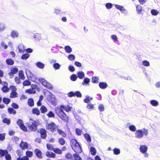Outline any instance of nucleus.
I'll return each instance as SVG.
<instances>
[{
  "mask_svg": "<svg viewBox=\"0 0 160 160\" xmlns=\"http://www.w3.org/2000/svg\"><path fill=\"white\" fill-rule=\"evenodd\" d=\"M55 112L56 114L64 122L68 123L69 121V118L67 115L62 108H56L55 109Z\"/></svg>",
  "mask_w": 160,
  "mask_h": 160,
  "instance_id": "f257e3e1",
  "label": "nucleus"
},
{
  "mask_svg": "<svg viewBox=\"0 0 160 160\" xmlns=\"http://www.w3.org/2000/svg\"><path fill=\"white\" fill-rule=\"evenodd\" d=\"M38 125V122L35 120L32 121L31 122L27 124V126L29 130L33 132H36L37 130Z\"/></svg>",
  "mask_w": 160,
  "mask_h": 160,
  "instance_id": "f03ea898",
  "label": "nucleus"
},
{
  "mask_svg": "<svg viewBox=\"0 0 160 160\" xmlns=\"http://www.w3.org/2000/svg\"><path fill=\"white\" fill-rule=\"evenodd\" d=\"M148 134V130L144 128L143 130H137L135 133L136 137L138 138H141L143 135L147 136Z\"/></svg>",
  "mask_w": 160,
  "mask_h": 160,
  "instance_id": "7ed1b4c3",
  "label": "nucleus"
},
{
  "mask_svg": "<svg viewBox=\"0 0 160 160\" xmlns=\"http://www.w3.org/2000/svg\"><path fill=\"white\" fill-rule=\"evenodd\" d=\"M45 127L46 130L52 132H54L56 131V125L53 122H51L49 123H47Z\"/></svg>",
  "mask_w": 160,
  "mask_h": 160,
  "instance_id": "20e7f679",
  "label": "nucleus"
},
{
  "mask_svg": "<svg viewBox=\"0 0 160 160\" xmlns=\"http://www.w3.org/2000/svg\"><path fill=\"white\" fill-rule=\"evenodd\" d=\"M37 132L40 134L41 138L43 139L46 138L47 136L46 129L40 128L38 130Z\"/></svg>",
  "mask_w": 160,
  "mask_h": 160,
  "instance_id": "39448f33",
  "label": "nucleus"
},
{
  "mask_svg": "<svg viewBox=\"0 0 160 160\" xmlns=\"http://www.w3.org/2000/svg\"><path fill=\"white\" fill-rule=\"evenodd\" d=\"M17 123L22 130L25 132H28L27 128L23 123V121L22 120L18 119L17 121Z\"/></svg>",
  "mask_w": 160,
  "mask_h": 160,
  "instance_id": "423d86ee",
  "label": "nucleus"
},
{
  "mask_svg": "<svg viewBox=\"0 0 160 160\" xmlns=\"http://www.w3.org/2000/svg\"><path fill=\"white\" fill-rule=\"evenodd\" d=\"M18 72V69L16 67H12L10 68V72H8V74L11 78H12L14 75L16 74Z\"/></svg>",
  "mask_w": 160,
  "mask_h": 160,
  "instance_id": "0eeeda50",
  "label": "nucleus"
},
{
  "mask_svg": "<svg viewBox=\"0 0 160 160\" xmlns=\"http://www.w3.org/2000/svg\"><path fill=\"white\" fill-rule=\"evenodd\" d=\"M2 85L3 86L2 88V90L4 93H7L8 92L9 90V88L8 87V83L6 81L2 82Z\"/></svg>",
  "mask_w": 160,
  "mask_h": 160,
  "instance_id": "6e6552de",
  "label": "nucleus"
},
{
  "mask_svg": "<svg viewBox=\"0 0 160 160\" xmlns=\"http://www.w3.org/2000/svg\"><path fill=\"white\" fill-rule=\"evenodd\" d=\"M48 100L51 104L55 105L56 104V99L52 94L51 95H49Z\"/></svg>",
  "mask_w": 160,
  "mask_h": 160,
  "instance_id": "1a4fd4ad",
  "label": "nucleus"
},
{
  "mask_svg": "<svg viewBox=\"0 0 160 160\" xmlns=\"http://www.w3.org/2000/svg\"><path fill=\"white\" fill-rule=\"evenodd\" d=\"M34 152L36 156L39 158L42 159V152L38 148L35 149Z\"/></svg>",
  "mask_w": 160,
  "mask_h": 160,
  "instance_id": "9d476101",
  "label": "nucleus"
},
{
  "mask_svg": "<svg viewBox=\"0 0 160 160\" xmlns=\"http://www.w3.org/2000/svg\"><path fill=\"white\" fill-rule=\"evenodd\" d=\"M72 150L76 153H80L82 152L81 147L80 144L72 148Z\"/></svg>",
  "mask_w": 160,
  "mask_h": 160,
  "instance_id": "9b49d317",
  "label": "nucleus"
},
{
  "mask_svg": "<svg viewBox=\"0 0 160 160\" xmlns=\"http://www.w3.org/2000/svg\"><path fill=\"white\" fill-rule=\"evenodd\" d=\"M70 144L72 148L78 145L79 144L76 139H72L70 140Z\"/></svg>",
  "mask_w": 160,
  "mask_h": 160,
  "instance_id": "f8f14e48",
  "label": "nucleus"
},
{
  "mask_svg": "<svg viewBox=\"0 0 160 160\" xmlns=\"http://www.w3.org/2000/svg\"><path fill=\"white\" fill-rule=\"evenodd\" d=\"M20 146L22 150H24L28 148V145L27 142L21 141L20 144Z\"/></svg>",
  "mask_w": 160,
  "mask_h": 160,
  "instance_id": "ddd939ff",
  "label": "nucleus"
},
{
  "mask_svg": "<svg viewBox=\"0 0 160 160\" xmlns=\"http://www.w3.org/2000/svg\"><path fill=\"white\" fill-rule=\"evenodd\" d=\"M18 157L17 158L16 160H29V159L27 156H24L22 157V155L20 152L18 153Z\"/></svg>",
  "mask_w": 160,
  "mask_h": 160,
  "instance_id": "4468645a",
  "label": "nucleus"
},
{
  "mask_svg": "<svg viewBox=\"0 0 160 160\" xmlns=\"http://www.w3.org/2000/svg\"><path fill=\"white\" fill-rule=\"evenodd\" d=\"M140 151L142 153H145L148 150V147L144 145H141L139 148Z\"/></svg>",
  "mask_w": 160,
  "mask_h": 160,
  "instance_id": "2eb2a0df",
  "label": "nucleus"
},
{
  "mask_svg": "<svg viewBox=\"0 0 160 160\" xmlns=\"http://www.w3.org/2000/svg\"><path fill=\"white\" fill-rule=\"evenodd\" d=\"M45 155L47 157L55 158L56 155L52 152L47 151L46 152Z\"/></svg>",
  "mask_w": 160,
  "mask_h": 160,
  "instance_id": "dca6fc26",
  "label": "nucleus"
},
{
  "mask_svg": "<svg viewBox=\"0 0 160 160\" xmlns=\"http://www.w3.org/2000/svg\"><path fill=\"white\" fill-rule=\"evenodd\" d=\"M25 92L28 93L30 94H35L36 92L35 90L33 88L25 90Z\"/></svg>",
  "mask_w": 160,
  "mask_h": 160,
  "instance_id": "f3484780",
  "label": "nucleus"
},
{
  "mask_svg": "<svg viewBox=\"0 0 160 160\" xmlns=\"http://www.w3.org/2000/svg\"><path fill=\"white\" fill-rule=\"evenodd\" d=\"M18 77L20 78L21 79L24 80L25 78V77L24 74V72L23 70H20L18 72Z\"/></svg>",
  "mask_w": 160,
  "mask_h": 160,
  "instance_id": "a211bd4d",
  "label": "nucleus"
},
{
  "mask_svg": "<svg viewBox=\"0 0 160 160\" xmlns=\"http://www.w3.org/2000/svg\"><path fill=\"white\" fill-rule=\"evenodd\" d=\"M99 86L101 88L104 89L106 88H107L108 85L106 82H101L99 83Z\"/></svg>",
  "mask_w": 160,
  "mask_h": 160,
  "instance_id": "6ab92c4d",
  "label": "nucleus"
},
{
  "mask_svg": "<svg viewBox=\"0 0 160 160\" xmlns=\"http://www.w3.org/2000/svg\"><path fill=\"white\" fill-rule=\"evenodd\" d=\"M60 107L61 108L63 109L65 111L68 112L71 111L72 108V107H70L69 105H61Z\"/></svg>",
  "mask_w": 160,
  "mask_h": 160,
  "instance_id": "aec40b11",
  "label": "nucleus"
},
{
  "mask_svg": "<svg viewBox=\"0 0 160 160\" xmlns=\"http://www.w3.org/2000/svg\"><path fill=\"white\" fill-rule=\"evenodd\" d=\"M11 36L12 38H18V33L17 31L12 30L11 32Z\"/></svg>",
  "mask_w": 160,
  "mask_h": 160,
  "instance_id": "412c9836",
  "label": "nucleus"
},
{
  "mask_svg": "<svg viewBox=\"0 0 160 160\" xmlns=\"http://www.w3.org/2000/svg\"><path fill=\"white\" fill-rule=\"evenodd\" d=\"M84 137L85 140L88 142H91V139L90 136L88 133H85L84 135Z\"/></svg>",
  "mask_w": 160,
  "mask_h": 160,
  "instance_id": "4be33fe9",
  "label": "nucleus"
},
{
  "mask_svg": "<svg viewBox=\"0 0 160 160\" xmlns=\"http://www.w3.org/2000/svg\"><path fill=\"white\" fill-rule=\"evenodd\" d=\"M28 105L31 107H32L34 105V100L32 98H29L28 101Z\"/></svg>",
  "mask_w": 160,
  "mask_h": 160,
  "instance_id": "5701e85b",
  "label": "nucleus"
},
{
  "mask_svg": "<svg viewBox=\"0 0 160 160\" xmlns=\"http://www.w3.org/2000/svg\"><path fill=\"white\" fill-rule=\"evenodd\" d=\"M32 112L34 114H36L37 115H39L40 114L39 110L37 108H33L32 110Z\"/></svg>",
  "mask_w": 160,
  "mask_h": 160,
  "instance_id": "b1692460",
  "label": "nucleus"
},
{
  "mask_svg": "<svg viewBox=\"0 0 160 160\" xmlns=\"http://www.w3.org/2000/svg\"><path fill=\"white\" fill-rule=\"evenodd\" d=\"M40 110L41 113H44L47 112L48 109L46 107L42 105L40 107Z\"/></svg>",
  "mask_w": 160,
  "mask_h": 160,
  "instance_id": "393cba45",
  "label": "nucleus"
},
{
  "mask_svg": "<svg viewBox=\"0 0 160 160\" xmlns=\"http://www.w3.org/2000/svg\"><path fill=\"white\" fill-rule=\"evenodd\" d=\"M136 11L139 14H141L142 11V6L138 5L136 6Z\"/></svg>",
  "mask_w": 160,
  "mask_h": 160,
  "instance_id": "a878e982",
  "label": "nucleus"
},
{
  "mask_svg": "<svg viewBox=\"0 0 160 160\" xmlns=\"http://www.w3.org/2000/svg\"><path fill=\"white\" fill-rule=\"evenodd\" d=\"M18 93L16 91L12 92L10 94V97L11 98H14L18 97Z\"/></svg>",
  "mask_w": 160,
  "mask_h": 160,
  "instance_id": "bb28decb",
  "label": "nucleus"
},
{
  "mask_svg": "<svg viewBox=\"0 0 160 160\" xmlns=\"http://www.w3.org/2000/svg\"><path fill=\"white\" fill-rule=\"evenodd\" d=\"M73 156L72 154L69 152L67 153L65 155V158L68 159L73 160Z\"/></svg>",
  "mask_w": 160,
  "mask_h": 160,
  "instance_id": "cd10ccee",
  "label": "nucleus"
},
{
  "mask_svg": "<svg viewBox=\"0 0 160 160\" xmlns=\"http://www.w3.org/2000/svg\"><path fill=\"white\" fill-rule=\"evenodd\" d=\"M36 65L38 67L41 69H42L44 67V64L39 62H37Z\"/></svg>",
  "mask_w": 160,
  "mask_h": 160,
  "instance_id": "c85d7f7f",
  "label": "nucleus"
},
{
  "mask_svg": "<svg viewBox=\"0 0 160 160\" xmlns=\"http://www.w3.org/2000/svg\"><path fill=\"white\" fill-rule=\"evenodd\" d=\"M53 151L56 153L61 154L62 153V150L60 149L57 148H54Z\"/></svg>",
  "mask_w": 160,
  "mask_h": 160,
  "instance_id": "c756f323",
  "label": "nucleus"
},
{
  "mask_svg": "<svg viewBox=\"0 0 160 160\" xmlns=\"http://www.w3.org/2000/svg\"><path fill=\"white\" fill-rule=\"evenodd\" d=\"M57 130L58 133L63 137H66V134L62 130L59 129H58Z\"/></svg>",
  "mask_w": 160,
  "mask_h": 160,
  "instance_id": "7c9ffc66",
  "label": "nucleus"
},
{
  "mask_svg": "<svg viewBox=\"0 0 160 160\" xmlns=\"http://www.w3.org/2000/svg\"><path fill=\"white\" fill-rule=\"evenodd\" d=\"M73 156L75 160H82L81 158L77 153L73 154Z\"/></svg>",
  "mask_w": 160,
  "mask_h": 160,
  "instance_id": "2f4dec72",
  "label": "nucleus"
},
{
  "mask_svg": "<svg viewBox=\"0 0 160 160\" xmlns=\"http://www.w3.org/2000/svg\"><path fill=\"white\" fill-rule=\"evenodd\" d=\"M19 52H23L25 51L24 47L22 44H20L18 47Z\"/></svg>",
  "mask_w": 160,
  "mask_h": 160,
  "instance_id": "473e14b6",
  "label": "nucleus"
},
{
  "mask_svg": "<svg viewBox=\"0 0 160 160\" xmlns=\"http://www.w3.org/2000/svg\"><path fill=\"white\" fill-rule=\"evenodd\" d=\"M6 62L8 65H12L14 64V61L11 59H8L6 60Z\"/></svg>",
  "mask_w": 160,
  "mask_h": 160,
  "instance_id": "72a5a7b5",
  "label": "nucleus"
},
{
  "mask_svg": "<svg viewBox=\"0 0 160 160\" xmlns=\"http://www.w3.org/2000/svg\"><path fill=\"white\" fill-rule=\"evenodd\" d=\"M8 110L9 113L10 114H15L16 113V111L12 108H8Z\"/></svg>",
  "mask_w": 160,
  "mask_h": 160,
  "instance_id": "f704fd0d",
  "label": "nucleus"
},
{
  "mask_svg": "<svg viewBox=\"0 0 160 160\" xmlns=\"http://www.w3.org/2000/svg\"><path fill=\"white\" fill-rule=\"evenodd\" d=\"M90 152L91 154L92 155H95L96 153V149L93 147H91L90 148Z\"/></svg>",
  "mask_w": 160,
  "mask_h": 160,
  "instance_id": "c9c22d12",
  "label": "nucleus"
},
{
  "mask_svg": "<svg viewBox=\"0 0 160 160\" xmlns=\"http://www.w3.org/2000/svg\"><path fill=\"white\" fill-rule=\"evenodd\" d=\"M78 77L80 79H82L84 76V73L82 71H80L78 72L77 73Z\"/></svg>",
  "mask_w": 160,
  "mask_h": 160,
  "instance_id": "e433bc0d",
  "label": "nucleus"
},
{
  "mask_svg": "<svg viewBox=\"0 0 160 160\" xmlns=\"http://www.w3.org/2000/svg\"><path fill=\"white\" fill-rule=\"evenodd\" d=\"M92 98H90L88 96H86L84 100V102L85 103H89L90 102V101L92 100Z\"/></svg>",
  "mask_w": 160,
  "mask_h": 160,
  "instance_id": "4c0bfd02",
  "label": "nucleus"
},
{
  "mask_svg": "<svg viewBox=\"0 0 160 160\" xmlns=\"http://www.w3.org/2000/svg\"><path fill=\"white\" fill-rule=\"evenodd\" d=\"M99 78L98 77L94 76L92 78V81L93 83H97L98 82Z\"/></svg>",
  "mask_w": 160,
  "mask_h": 160,
  "instance_id": "58836bf2",
  "label": "nucleus"
},
{
  "mask_svg": "<svg viewBox=\"0 0 160 160\" xmlns=\"http://www.w3.org/2000/svg\"><path fill=\"white\" fill-rule=\"evenodd\" d=\"M20 79H21L18 76L15 77L14 79V81L18 84H20L21 83Z\"/></svg>",
  "mask_w": 160,
  "mask_h": 160,
  "instance_id": "ea45409f",
  "label": "nucleus"
},
{
  "mask_svg": "<svg viewBox=\"0 0 160 160\" xmlns=\"http://www.w3.org/2000/svg\"><path fill=\"white\" fill-rule=\"evenodd\" d=\"M64 49L66 52L68 53H70L71 52L72 49L69 46H66L64 48Z\"/></svg>",
  "mask_w": 160,
  "mask_h": 160,
  "instance_id": "a19ab883",
  "label": "nucleus"
},
{
  "mask_svg": "<svg viewBox=\"0 0 160 160\" xmlns=\"http://www.w3.org/2000/svg\"><path fill=\"white\" fill-rule=\"evenodd\" d=\"M31 84V82L28 80H26L24 81L23 82V85L24 86H29Z\"/></svg>",
  "mask_w": 160,
  "mask_h": 160,
  "instance_id": "79ce46f5",
  "label": "nucleus"
},
{
  "mask_svg": "<svg viewBox=\"0 0 160 160\" xmlns=\"http://www.w3.org/2000/svg\"><path fill=\"white\" fill-rule=\"evenodd\" d=\"M3 102L6 104H8L11 101L10 99L7 98H3L2 99Z\"/></svg>",
  "mask_w": 160,
  "mask_h": 160,
  "instance_id": "37998d69",
  "label": "nucleus"
},
{
  "mask_svg": "<svg viewBox=\"0 0 160 160\" xmlns=\"http://www.w3.org/2000/svg\"><path fill=\"white\" fill-rule=\"evenodd\" d=\"M2 121L3 123H7V125H9L11 122L10 119L7 118H4L3 119Z\"/></svg>",
  "mask_w": 160,
  "mask_h": 160,
  "instance_id": "c03bdc74",
  "label": "nucleus"
},
{
  "mask_svg": "<svg viewBox=\"0 0 160 160\" xmlns=\"http://www.w3.org/2000/svg\"><path fill=\"white\" fill-rule=\"evenodd\" d=\"M151 104L154 106H157L158 105V102L154 100H152L151 101H150Z\"/></svg>",
  "mask_w": 160,
  "mask_h": 160,
  "instance_id": "a18cd8bd",
  "label": "nucleus"
},
{
  "mask_svg": "<svg viewBox=\"0 0 160 160\" xmlns=\"http://www.w3.org/2000/svg\"><path fill=\"white\" fill-rule=\"evenodd\" d=\"M58 142L60 145H63L65 143V141L63 138H61L59 139Z\"/></svg>",
  "mask_w": 160,
  "mask_h": 160,
  "instance_id": "49530a36",
  "label": "nucleus"
},
{
  "mask_svg": "<svg viewBox=\"0 0 160 160\" xmlns=\"http://www.w3.org/2000/svg\"><path fill=\"white\" fill-rule=\"evenodd\" d=\"M39 81L44 86L47 82L43 78H39Z\"/></svg>",
  "mask_w": 160,
  "mask_h": 160,
  "instance_id": "de8ad7c7",
  "label": "nucleus"
},
{
  "mask_svg": "<svg viewBox=\"0 0 160 160\" xmlns=\"http://www.w3.org/2000/svg\"><path fill=\"white\" fill-rule=\"evenodd\" d=\"M6 153H8V152L6 150L0 149V157H2L4 156Z\"/></svg>",
  "mask_w": 160,
  "mask_h": 160,
  "instance_id": "09e8293b",
  "label": "nucleus"
},
{
  "mask_svg": "<svg viewBox=\"0 0 160 160\" xmlns=\"http://www.w3.org/2000/svg\"><path fill=\"white\" fill-rule=\"evenodd\" d=\"M114 153L115 155H118L120 152V150L119 149L117 148H115L113 150Z\"/></svg>",
  "mask_w": 160,
  "mask_h": 160,
  "instance_id": "8fccbe9b",
  "label": "nucleus"
},
{
  "mask_svg": "<svg viewBox=\"0 0 160 160\" xmlns=\"http://www.w3.org/2000/svg\"><path fill=\"white\" fill-rule=\"evenodd\" d=\"M47 116L49 118H54L55 117V114L52 111L49 112L47 114Z\"/></svg>",
  "mask_w": 160,
  "mask_h": 160,
  "instance_id": "3c124183",
  "label": "nucleus"
},
{
  "mask_svg": "<svg viewBox=\"0 0 160 160\" xmlns=\"http://www.w3.org/2000/svg\"><path fill=\"white\" fill-rule=\"evenodd\" d=\"M74 97H76L77 98H81L82 95L81 93L79 91H76L74 92Z\"/></svg>",
  "mask_w": 160,
  "mask_h": 160,
  "instance_id": "603ef678",
  "label": "nucleus"
},
{
  "mask_svg": "<svg viewBox=\"0 0 160 160\" xmlns=\"http://www.w3.org/2000/svg\"><path fill=\"white\" fill-rule=\"evenodd\" d=\"M44 86L49 89H53V86L52 85L48 82Z\"/></svg>",
  "mask_w": 160,
  "mask_h": 160,
  "instance_id": "864d4df0",
  "label": "nucleus"
},
{
  "mask_svg": "<svg viewBox=\"0 0 160 160\" xmlns=\"http://www.w3.org/2000/svg\"><path fill=\"white\" fill-rule=\"evenodd\" d=\"M29 57V55L28 53H25L21 56V58L23 60H25L28 59Z\"/></svg>",
  "mask_w": 160,
  "mask_h": 160,
  "instance_id": "5fc2aeb1",
  "label": "nucleus"
},
{
  "mask_svg": "<svg viewBox=\"0 0 160 160\" xmlns=\"http://www.w3.org/2000/svg\"><path fill=\"white\" fill-rule=\"evenodd\" d=\"M78 76L75 74H73L70 76L71 80L73 81H76L77 78Z\"/></svg>",
  "mask_w": 160,
  "mask_h": 160,
  "instance_id": "6e6d98bb",
  "label": "nucleus"
},
{
  "mask_svg": "<svg viewBox=\"0 0 160 160\" xmlns=\"http://www.w3.org/2000/svg\"><path fill=\"white\" fill-rule=\"evenodd\" d=\"M75 132L77 135L78 136H80L82 134V131L81 130L77 128L75 129Z\"/></svg>",
  "mask_w": 160,
  "mask_h": 160,
  "instance_id": "4d7b16f0",
  "label": "nucleus"
},
{
  "mask_svg": "<svg viewBox=\"0 0 160 160\" xmlns=\"http://www.w3.org/2000/svg\"><path fill=\"white\" fill-rule=\"evenodd\" d=\"M26 155L28 158H30L32 157L33 153L32 151H28L26 152Z\"/></svg>",
  "mask_w": 160,
  "mask_h": 160,
  "instance_id": "13d9d810",
  "label": "nucleus"
},
{
  "mask_svg": "<svg viewBox=\"0 0 160 160\" xmlns=\"http://www.w3.org/2000/svg\"><path fill=\"white\" fill-rule=\"evenodd\" d=\"M1 48H2L4 49H6L8 47L7 45H6L3 42H2L1 43Z\"/></svg>",
  "mask_w": 160,
  "mask_h": 160,
  "instance_id": "bf43d9fd",
  "label": "nucleus"
},
{
  "mask_svg": "<svg viewBox=\"0 0 160 160\" xmlns=\"http://www.w3.org/2000/svg\"><path fill=\"white\" fill-rule=\"evenodd\" d=\"M46 146L48 149L49 150L53 151L54 148L53 146L50 144H47Z\"/></svg>",
  "mask_w": 160,
  "mask_h": 160,
  "instance_id": "052dcab7",
  "label": "nucleus"
},
{
  "mask_svg": "<svg viewBox=\"0 0 160 160\" xmlns=\"http://www.w3.org/2000/svg\"><path fill=\"white\" fill-rule=\"evenodd\" d=\"M98 109L100 112H103L104 110V105L102 104H100L98 106Z\"/></svg>",
  "mask_w": 160,
  "mask_h": 160,
  "instance_id": "680f3d73",
  "label": "nucleus"
},
{
  "mask_svg": "<svg viewBox=\"0 0 160 160\" xmlns=\"http://www.w3.org/2000/svg\"><path fill=\"white\" fill-rule=\"evenodd\" d=\"M151 13L153 15H157L159 13V12L155 9H152L151 11Z\"/></svg>",
  "mask_w": 160,
  "mask_h": 160,
  "instance_id": "e2e57ef3",
  "label": "nucleus"
},
{
  "mask_svg": "<svg viewBox=\"0 0 160 160\" xmlns=\"http://www.w3.org/2000/svg\"><path fill=\"white\" fill-rule=\"evenodd\" d=\"M5 158L6 160H12V158L11 155L8 153H6Z\"/></svg>",
  "mask_w": 160,
  "mask_h": 160,
  "instance_id": "0e129e2a",
  "label": "nucleus"
},
{
  "mask_svg": "<svg viewBox=\"0 0 160 160\" xmlns=\"http://www.w3.org/2000/svg\"><path fill=\"white\" fill-rule=\"evenodd\" d=\"M68 58L69 60L72 61L75 59V57L74 55L71 54L68 56Z\"/></svg>",
  "mask_w": 160,
  "mask_h": 160,
  "instance_id": "69168bd1",
  "label": "nucleus"
},
{
  "mask_svg": "<svg viewBox=\"0 0 160 160\" xmlns=\"http://www.w3.org/2000/svg\"><path fill=\"white\" fill-rule=\"evenodd\" d=\"M60 65L58 63H54L53 65L54 68L55 69H58L59 68Z\"/></svg>",
  "mask_w": 160,
  "mask_h": 160,
  "instance_id": "338daca9",
  "label": "nucleus"
},
{
  "mask_svg": "<svg viewBox=\"0 0 160 160\" xmlns=\"http://www.w3.org/2000/svg\"><path fill=\"white\" fill-rule=\"evenodd\" d=\"M106 7L107 9H111L112 6V4L110 3H107L106 4Z\"/></svg>",
  "mask_w": 160,
  "mask_h": 160,
  "instance_id": "774afa93",
  "label": "nucleus"
}]
</instances>
